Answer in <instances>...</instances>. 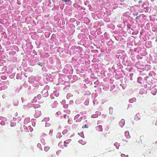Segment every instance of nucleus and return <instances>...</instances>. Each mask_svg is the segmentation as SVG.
I'll return each instance as SVG.
<instances>
[{"instance_id": "f257e3e1", "label": "nucleus", "mask_w": 157, "mask_h": 157, "mask_svg": "<svg viewBox=\"0 0 157 157\" xmlns=\"http://www.w3.org/2000/svg\"><path fill=\"white\" fill-rule=\"evenodd\" d=\"M96 130L98 132L102 131V127L101 125H100L96 127Z\"/></svg>"}, {"instance_id": "f03ea898", "label": "nucleus", "mask_w": 157, "mask_h": 157, "mask_svg": "<svg viewBox=\"0 0 157 157\" xmlns=\"http://www.w3.org/2000/svg\"><path fill=\"white\" fill-rule=\"evenodd\" d=\"M71 141V139H68L67 140H66L65 141H64V145L66 147L67 146L66 145V144H68Z\"/></svg>"}, {"instance_id": "7ed1b4c3", "label": "nucleus", "mask_w": 157, "mask_h": 157, "mask_svg": "<svg viewBox=\"0 0 157 157\" xmlns=\"http://www.w3.org/2000/svg\"><path fill=\"white\" fill-rule=\"evenodd\" d=\"M120 126L122 127L124 124V120H122L119 123Z\"/></svg>"}, {"instance_id": "20e7f679", "label": "nucleus", "mask_w": 157, "mask_h": 157, "mask_svg": "<svg viewBox=\"0 0 157 157\" xmlns=\"http://www.w3.org/2000/svg\"><path fill=\"white\" fill-rule=\"evenodd\" d=\"M78 134L82 137L83 138L84 137V136L83 131H81L80 132H78Z\"/></svg>"}, {"instance_id": "39448f33", "label": "nucleus", "mask_w": 157, "mask_h": 157, "mask_svg": "<svg viewBox=\"0 0 157 157\" xmlns=\"http://www.w3.org/2000/svg\"><path fill=\"white\" fill-rule=\"evenodd\" d=\"M136 99L135 98H133L130 99L129 100V102L130 103H132L136 101Z\"/></svg>"}, {"instance_id": "423d86ee", "label": "nucleus", "mask_w": 157, "mask_h": 157, "mask_svg": "<svg viewBox=\"0 0 157 157\" xmlns=\"http://www.w3.org/2000/svg\"><path fill=\"white\" fill-rule=\"evenodd\" d=\"M125 135L126 136L127 138H129L130 136L129 135V132L128 131H126L125 132Z\"/></svg>"}, {"instance_id": "0eeeda50", "label": "nucleus", "mask_w": 157, "mask_h": 157, "mask_svg": "<svg viewBox=\"0 0 157 157\" xmlns=\"http://www.w3.org/2000/svg\"><path fill=\"white\" fill-rule=\"evenodd\" d=\"M37 64L41 67H42L44 66L43 63L41 62H38L37 63Z\"/></svg>"}, {"instance_id": "6e6552de", "label": "nucleus", "mask_w": 157, "mask_h": 157, "mask_svg": "<svg viewBox=\"0 0 157 157\" xmlns=\"http://www.w3.org/2000/svg\"><path fill=\"white\" fill-rule=\"evenodd\" d=\"M121 157H128V155H126L123 154H122L121 155Z\"/></svg>"}, {"instance_id": "1a4fd4ad", "label": "nucleus", "mask_w": 157, "mask_h": 157, "mask_svg": "<svg viewBox=\"0 0 157 157\" xmlns=\"http://www.w3.org/2000/svg\"><path fill=\"white\" fill-rule=\"evenodd\" d=\"M82 128H87V125L86 124H85V125H83L82 126Z\"/></svg>"}, {"instance_id": "9d476101", "label": "nucleus", "mask_w": 157, "mask_h": 157, "mask_svg": "<svg viewBox=\"0 0 157 157\" xmlns=\"http://www.w3.org/2000/svg\"><path fill=\"white\" fill-rule=\"evenodd\" d=\"M62 144H63V142H60L58 144L59 146L60 147Z\"/></svg>"}, {"instance_id": "9b49d317", "label": "nucleus", "mask_w": 157, "mask_h": 157, "mask_svg": "<svg viewBox=\"0 0 157 157\" xmlns=\"http://www.w3.org/2000/svg\"><path fill=\"white\" fill-rule=\"evenodd\" d=\"M49 148L48 147H45L44 148V150L46 151H47V149H48Z\"/></svg>"}, {"instance_id": "f8f14e48", "label": "nucleus", "mask_w": 157, "mask_h": 157, "mask_svg": "<svg viewBox=\"0 0 157 157\" xmlns=\"http://www.w3.org/2000/svg\"><path fill=\"white\" fill-rule=\"evenodd\" d=\"M67 132V130H63V133H65Z\"/></svg>"}, {"instance_id": "ddd939ff", "label": "nucleus", "mask_w": 157, "mask_h": 157, "mask_svg": "<svg viewBox=\"0 0 157 157\" xmlns=\"http://www.w3.org/2000/svg\"><path fill=\"white\" fill-rule=\"evenodd\" d=\"M63 1L65 2H69L70 0H62Z\"/></svg>"}, {"instance_id": "4468645a", "label": "nucleus", "mask_w": 157, "mask_h": 157, "mask_svg": "<svg viewBox=\"0 0 157 157\" xmlns=\"http://www.w3.org/2000/svg\"><path fill=\"white\" fill-rule=\"evenodd\" d=\"M105 136V135H102L100 137V139H102L103 137H104V136Z\"/></svg>"}, {"instance_id": "2eb2a0df", "label": "nucleus", "mask_w": 157, "mask_h": 157, "mask_svg": "<svg viewBox=\"0 0 157 157\" xmlns=\"http://www.w3.org/2000/svg\"><path fill=\"white\" fill-rule=\"evenodd\" d=\"M142 1H141V0H140V1H139V4H141V3H142Z\"/></svg>"}, {"instance_id": "dca6fc26", "label": "nucleus", "mask_w": 157, "mask_h": 157, "mask_svg": "<svg viewBox=\"0 0 157 157\" xmlns=\"http://www.w3.org/2000/svg\"><path fill=\"white\" fill-rule=\"evenodd\" d=\"M136 18L137 19V17H136Z\"/></svg>"}]
</instances>
